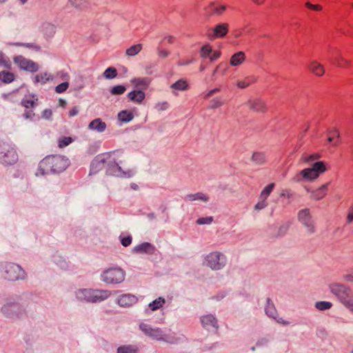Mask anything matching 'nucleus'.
<instances>
[{
  "mask_svg": "<svg viewBox=\"0 0 353 353\" xmlns=\"http://www.w3.org/2000/svg\"><path fill=\"white\" fill-rule=\"evenodd\" d=\"M117 70L116 68L113 67H109L104 72H103V77L106 79H112L115 78L117 76Z\"/></svg>",
  "mask_w": 353,
  "mask_h": 353,
  "instance_id": "40",
  "label": "nucleus"
},
{
  "mask_svg": "<svg viewBox=\"0 0 353 353\" xmlns=\"http://www.w3.org/2000/svg\"><path fill=\"white\" fill-rule=\"evenodd\" d=\"M265 312L268 316L274 319L277 323L285 325L290 324L288 321L283 320L282 318L278 317V313L274 307V305L269 298H268L266 300Z\"/></svg>",
  "mask_w": 353,
  "mask_h": 353,
  "instance_id": "13",
  "label": "nucleus"
},
{
  "mask_svg": "<svg viewBox=\"0 0 353 353\" xmlns=\"http://www.w3.org/2000/svg\"><path fill=\"white\" fill-rule=\"evenodd\" d=\"M111 295L107 290L80 289L76 292V296L80 301L97 303L106 300Z\"/></svg>",
  "mask_w": 353,
  "mask_h": 353,
  "instance_id": "5",
  "label": "nucleus"
},
{
  "mask_svg": "<svg viewBox=\"0 0 353 353\" xmlns=\"http://www.w3.org/2000/svg\"><path fill=\"white\" fill-rule=\"evenodd\" d=\"M229 30V25L228 23H219L213 28V34L210 37V39L213 40L216 38H221L225 37Z\"/></svg>",
  "mask_w": 353,
  "mask_h": 353,
  "instance_id": "15",
  "label": "nucleus"
},
{
  "mask_svg": "<svg viewBox=\"0 0 353 353\" xmlns=\"http://www.w3.org/2000/svg\"><path fill=\"white\" fill-rule=\"evenodd\" d=\"M41 29L42 32L48 37H51L55 32V26L48 22L43 23Z\"/></svg>",
  "mask_w": 353,
  "mask_h": 353,
  "instance_id": "30",
  "label": "nucleus"
},
{
  "mask_svg": "<svg viewBox=\"0 0 353 353\" xmlns=\"http://www.w3.org/2000/svg\"><path fill=\"white\" fill-rule=\"evenodd\" d=\"M105 163H106V157L105 158H96L91 163L90 173L96 174L99 170H102Z\"/></svg>",
  "mask_w": 353,
  "mask_h": 353,
  "instance_id": "26",
  "label": "nucleus"
},
{
  "mask_svg": "<svg viewBox=\"0 0 353 353\" xmlns=\"http://www.w3.org/2000/svg\"><path fill=\"white\" fill-rule=\"evenodd\" d=\"M154 250V247L150 243L145 242L141 244L137 245L133 249V251L137 253H146L152 254Z\"/></svg>",
  "mask_w": 353,
  "mask_h": 353,
  "instance_id": "25",
  "label": "nucleus"
},
{
  "mask_svg": "<svg viewBox=\"0 0 353 353\" xmlns=\"http://www.w3.org/2000/svg\"><path fill=\"white\" fill-rule=\"evenodd\" d=\"M131 82L135 87L145 88L148 86L150 81L148 78H134L131 80Z\"/></svg>",
  "mask_w": 353,
  "mask_h": 353,
  "instance_id": "33",
  "label": "nucleus"
},
{
  "mask_svg": "<svg viewBox=\"0 0 353 353\" xmlns=\"http://www.w3.org/2000/svg\"><path fill=\"white\" fill-rule=\"evenodd\" d=\"M165 303V301L163 298L159 297L158 299H155L154 301L150 303L148 306L152 311H155L162 307Z\"/></svg>",
  "mask_w": 353,
  "mask_h": 353,
  "instance_id": "37",
  "label": "nucleus"
},
{
  "mask_svg": "<svg viewBox=\"0 0 353 353\" xmlns=\"http://www.w3.org/2000/svg\"><path fill=\"white\" fill-rule=\"evenodd\" d=\"M88 128L98 132H103L106 129V124L99 118L92 120L88 125Z\"/></svg>",
  "mask_w": 353,
  "mask_h": 353,
  "instance_id": "24",
  "label": "nucleus"
},
{
  "mask_svg": "<svg viewBox=\"0 0 353 353\" xmlns=\"http://www.w3.org/2000/svg\"><path fill=\"white\" fill-rule=\"evenodd\" d=\"M139 347L135 345H124L117 348V353H139Z\"/></svg>",
  "mask_w": 353,
  "mask_h": 353,
  "instance_id": "29",
  "label": "nucleus"
},
{
  "mask_svg": "<svg viewBox=\"0 0 353 353\" xmlns=\"http://www.w3.org/2000/svg\"><path fill=\"white\" fill-rule=\"evenodd\" d=\"M145 97V94L141 90H133L128 94V99L137 103H141Z\"/></svg>",
  "mask_w": 353,
  "mask_h": 353,
  "instance_id": "27",
  "label": "nucleus"
},
{
  "mask_svg": "<svg viewBox=\"0 0 353 353\" xmlns=\"http://www.w3.org/2000/svg\"><path fill=\"white\" fill-rule=\"evenodd\" d=\"M170 88L173 90V94L174 95H177V93L175 91H185L188 88V84L187 81L184 79H179L176 81L175 83H172L170 85Z\"/></svg>",
  "mask_w": 353,
  "mask_h": 353,
  "instance_id": "28",
  "label": "nucleus"
},
{
  "mask_svg": "<svg viewBox=\"0 0 353 353\" xmlns=\"http://www.w3.org/2000/svg\"><path fill=\"white\" fill-rule=\"evenodd\" d=\"M34 97L32 96L31 97H26L24 98L22 101L21 104L26 108H30L34 106L35 103Z\"/></svg>",
  "mask_w": 353,
  "mask_h": 353,
  "instance_id": "46",
  "label": "nucleus"
},
{
  "mask_svg": "<svg viewBox=\"0 0 353 353\" xmlns=\"http://www.w3.org/2000/svg\"><path fill=\"white\" fill-rule=\"evenodd\" d=\"M251 160L257 165H262L265 161V157L264 154L256 152L252 154Z\"/></svg>",
  "mask_w": 353,
  "mask_h": 353,
  "instance_id": "38",
  "label": "nucleus"
},
{
  "mask_svg": "<svg viewBox=\"0 0 353 353\" xmlns=\"http://www.w3.org/2000/svg\"><path fill=\"white\" fill-rule=\"evenodd\" d=\"M212 48L209 44L204 45L200 50V56L203 58L209 57L212 52Z\"/></svg>",
  "mask_w": 353,
  "mask_h": 353,
  "instance_id": "47",
  "label": "nucleus"
},
{
  "mask_svg": "<svg viewBox=\"0 0 353 353\" xmlns=\"http://www.w3.org/2000/svg\"><path fill=\"white\" fill-rule=\"evenodd\" d=\"M298 220L305 228L306 232L312 234L316 232L315 221L309 208H304L299 211Z\"/></svg>",
  "mask_w": 353,
  "mask_h": 353,
  "instance_id": "10",
  "label": "nucleus"
},
{
  "mask_svg": "<svg viewBox=\"0 0 353 353\" xmlns=\"http://www.w3.org/2000/svg\"><path fill=\"white\" fill-rule=\"evenodd\" d=\"M213 221L212 216L201 217L196 220V223L199 225H210Z\"/></svg>",
  "mask_w": 353,
  "mask_h": 353,
  "instance_id": "51",
  "label": "nucleus"
},
{
  "mask_svg": "<svg viewBox=\"0 0 353 353\" xmlns=\"http://www.w3.org/2000/svg\"><path fill=\"white\" fill-rule=\"evenodd\" d=\"M332 306V303L329 301H319L315 303V307L321 311L329 310Z\"/></svg>",
  "mask_w": 353,
  "mask_h": 353,
  "instance_id": "44",
  "label": "nucleus"
},
{
  "mask_svg": "<svg viewBox=\"0 0 353 353\" xmlns=\"http://www.w3.org/2000/svg\"><path fill=\"white\" fill-rule=\"evenodd\" d=\"M330 184V182L325 184L322 185L320 188L316 189V190H314L311 192V199L319 201L324 198L327 192V187Z\"/></svg>",
  "mask_w": 353,
  "mask_h": 353,
  "instance_id": "19",
  "label": "nucleus"
},
{
  "mask_svg": "<svg viewBox=\"0 0 353 353\" xmlns=\"http://www.w3.org/2000/svg\"><path fill=\"white\" fill-rule=\"evenodd\" d=\"M158 54L161 58H166L170 54V52L165 50L159 49Z\"/></svg>",
  "mask_w": 353,
  "mask_h": 353,
  "instance_id": "62",
  "label": "nucleus"
},
{
  "mask_svg": "<svg viewBox=\"0 0 353 353\" xmlns=\"http://www.w3.org/2000/svg\"><path fill=\"white\" fill-rule=\"evenodd\" d=\"M185 200L187 201H199L204 203H207L210 200V197L206 194L203 192H196L194 194H189L185 196Z\"/></svg>",
  "mask_w": 353,
  "mask_h": 353,
  "instance_id": "22",
  "label": "nucleus"
},
{
  "mask_svg": "<svg viewBox=\"0 0 353 353\" xmlns=\"http://www.w3.org/2000/svg\"><path fill=\"white\" fill-rule=\"evenodd\" d=\"M21 311V307L16 303H7L1 307V312L7 317H18Z\"/></svg>",
  "mask_w": 353,
  "mask_h": 353,
  "instance_id": "14",
  "label": "nucleus"
},
{
  "mask_svg": "<svg viewBox=\"0 0 353 353\" xmlns=\"http://www.w3.org/2000/svg\"><path fill=\"white\" fill-rule=\"evenodd\" d=\"M305 6L307 7L308 8L312 9L315 11H320L322 10V7L320 5H319V4L314 5V4L310 3V2H307L305 3Z\"/></svg>",
  "mask_w": 353,
  "mask_h": 353,
  "instance_id": "56",
  "label": "nucleus"
},
{
  "mask_svg": "<svg viewBox=\"0 0 353 353\" xmlns=\"http://www.w3.org/2000/svg\"><path fill=\"white\" fill-rule=\"evenodd\" d=\"M169 103L167 101L159 102L156 104L155 108L157 111H164L169 108Z\"/></svg>",
  "mask_w": 353,
  "mask_h": 353,
  "instance_id": "54",
  "label": "nucleus"
},
{
  "mask_svg": "<svg viewBox=\"0 0 353 353\" xmlns=\"http://www.w3.org/2000/svg\"><path fill=\"white\" fill-rule=\"evenodd\" d=\"M343 279L347 282H353V270L350 273L344 274Z\"/></svg>",
  "mask_w": 353,
  "mask_h": 353,
  "instance_id": "59",
  "label": "nucleus"
},
{
  "mask_svg": "<svg viewBox=\"0 0 353 353\" xmlns=\"http://www.w3.org/2000/svg\"><path fill=\"white\" fill-rule=\"evenodd\" d=\"M126 90V88L122 85H118L111 88L110 92L112 95H120L123 94Z\"/></svg>",
  "mask_w": 353,
  "mask_h": 353,
  "instance_id": "45",
  "label": "nucleus"
},
{
  "mask_svg": "<svg viewBox=\"0 0 353 353\" xmlns=\"http://www.w3.org/2000/svg\"><path fill=\"white\" fill-rule=\"evenodd\" d=\"M18 160V155L15 149L8 143L0 144V163L5 165L15 163Z\"/></svg>",
  "mask_w": 353,
  "mask_h": 353,
  "instance_id": "9",
  "label": "nucleus"
},
{
  "mask_svg": "<svg viewBox=\"0 0 353 353\" xmlns=\"http://www.w3.org/2000/svg\"><path fill=\"white\" fill-rule=\"evenodd\" d=\"M330 61L339 67L345 68L348 65L349 62L346 59H345L341 55L338 54L337 56L333 57Z\"/></svg>",
  "mask_w": 353,
  "mask_h": 353,
  "instance_id": "35",
  "label": "nucleus"
},
{
  "mask_svg": "<svg viewBox=\"0 0 353 353\" xmlns=\"http://www.w3.org/2000/svg\"><path fill=\"white\" fill-rule=\"evenodd\" d=\"M260 201L254 205V210H261L265 208L268 206V203L266 199H259Z\"/></svg>",
  "mask_w": 353,
  "mask_h": 353,
  "instance_id": "53",
  "label": "nucleus"
},
{
  "mask_svg": "<svg viewBox=\"0 0 353 353\" xmlns=\"http://www.w3.org/2000/svg\"><path fill=\"white\" fill-rule=\"evenodd\" d=\"M117 117L119 121L122 123H128L133 119L134 116L130 111L122 110L119 112Z\"/></svg>",
  "mask_w": 353,
  "mask_h": 353,
  "instance_id": "32",
  "label": "nucleus"
},
{
  "mask_svg": "<svg viewBox=\"0 0 353 353\" xmlns=\"http://www.w3.org/2000/svg\"><path fill=\"white\" fill-rule=\"evenodd\" d=\"M122 152L114 151L106 154L107 172L112 176L130 178L134 174L132 170H123L120 165L123 163Z\"/></svg>",
  "mask_w": 353,
  "mask_h": 353,
  "instance_id": "3",
  "label": "nucleus"
},
{
  "mask_svg": "<svg viewBox=\"0 0 353 353\" xmlns=\"http://www.w3.org/2000/svg\"><path fill=\"white\" fill-rule=\"evenodd\" d=\"M205 265L213 270H219L225 265V257L219 252H213L205 256Z\"/></svg>",
  "mask_w": 353,
  "mask_h": 353,
  "instance_id": "11",
  "label": "nucleus"
},
{
  "mask_svg": "<svg viewBox=\"0 0 353 353\" xmlns=\"http://www.w3.org/2000/svg\"><path fill=\"white\" fill-rule=\"evenodd\" d=\"M245 60V54L243 51H239L232 54L230 59V64L232 66L237 67L241 65Z\"/></svg>",
  "mask_w": 353,
  "mask_h": 353,
  "instance_id": "20",
  "label": "nucleus"
},
{
  "mask_svg": "<svg viewBox=\"0 0 353 353\" xmlns=\"http://www.w3.org/2000/svg\"><path fill=\"white\" fill-rule=\"evenodd\" d=\"M219 91H220L219 88L212 89L205 94V95L204 96V98L208 99V98L211 97L212 96H213L216 92H218Z\"/></svg>",
  "mask_w": 353,
  "mask_h": 353,
  "instance_id": "60",
  "label": "nucleus"
},
{
  "mask_svg": "<svg viewBox=\"0 0 353 353\" xmlns=\"http://www.w3.org/2000/svg\"><path fill=\"white\" fill-rule=\"evenodd\" d=\"M50 79H51V78L47 72L40 73L35 76L34 82L44 84L47 81H48Z\"/></svg>",
  "mask_w": 353,
  "mask_h": 353,
  "instance_id": "41",
  "label": "nucleus"
},
{
  "mask_svg": "<svg viewBox=\"0 0 353 353\" xmlns=\"http://www.w3.org/2000/svg\"><path fill=\"white\" fill-rule=\"evenodd\" d=\"M331 293L350 312L353 313V292L352 289L340 283H332L329 285Z\"/></svg>",
  "mask_w": 353,
  "mask_h": 353,
  "instance_id": "4",
  "label": "nucleus"
},
{
  "mask_svg": "<svg viewBox=\"0 0 353 353\" xmlns=\"http://www.w3.org/2000/svg\"><path fill=\"white\" fill-rule=\"evenodd\" d=\"M0 66L7 69L11 67V61L1 51H0Z\"/></svg>",
  "mask_w": 353,
  "mask_h": 353,
  "instance_id": "43",
  "label": "nucleus"
},
{
  "mask_svg": "<svg viewBox=\"0 0 353 353\" xmlns=\"http://www.w3.org/2000/svg\"><path fill=\"white\" fill-rule=\"evenodd\" d=\"M308 68L312 73L318 77H321L325 73L323 65L316 61L310 62Z\"/></svg>",
  "mask_w": 353,
  "mask_h": 353,
  "instance_id": "23",
  "label": "nucleus"
},
{
  "mask_svg": "<svg viewBox=\"0 0 353 353\" xmlns=\"http://www.w3.org/2000/svg\"><path fill=\"white\" fill-rule=\"evenodd\" d=\"M52 115V112L50 109H46L42 112V118L49 119Z\"/></svg>",
  "mask_w": 353,
  "mask_h": 353,
  "instance_id": "58",
  "label": "nucleus"
},
{
  "mask_svg": "<svg viewBox=\"0 0 353 353\" xmlns=\"http://www.w3.org/2000/svg\"><path fill=\"white\" fill-rule=\"evenodd\" d=\"M221 52L220 51H215L212 53V54L210 57V59L211 61H214L219 59L221 57Z\"/></svg>",
  "mask_w": 353,
  "mask_h": 353,
  "instance_id": "61",
  "label": "nucleus"
},
{
  "mask_svg": "<svg viewBox=\"0 0 353 353\" xmlns=\"http://www.w3.org/2000/svg\"><path fill=\"white\" fill-rule=\"evenodd\" d=\"M125 278V272L120 268H109L104 270L100 280L107 284L117 285L121 283Z\"/></svg>",
  "mask_w": 353,
  "mask_h": 353,
  "instance_id": "7",
  "label": "nucleus"
},
{
  "mask_svg": "<svg viewBox=\"0 0 353 353\" xmlns=\"http://www.w3.org/2000/svg\"><path fill=\"white\" fill-rule=\"evenodd\" d=\"M71 6L78 10H83L87 8V0H68Z\"/></svg>",
  "mask_w": 353,
  "mask_h": 353,
  "instance_id": "36",
  "label": "nucleus"
},
{
  "mask_svg": "<svg viewBox=\"0 0 353 353\" xmlns=\"http://www.w3.org/2000/svg\"><path fill=\"white\" fill-rule=\"evenodd\" d=\"M347 222L348 223L353 222V208H351L347 216Z\"/></svg>",
  "mask_w": 353,
  "mask_h": 353,
  "instance_id": "64",
  "label": "nucleus"
},
{
  "mask_svg": "<svg viewBox=\"0 0 353 353\" xmlns=\"http://www.w3.org/2000/svg\"><path fill=\"white\" fill-rule=\"evenodd\" d=\"M79 114V109L77 107H74L73 108H72L70 111H69V117H75L77 116V114Z\"/></svg>",
  "mask_w": 353,
  "mask_h": 353,
  "instance_id": "63",
  "label": "nucleus"
},
{
  "mask_svg": "<svg viewBox=\"0 0 353 353\" xmlns=\"http://www.w3.org/2000/svg\"><path fill=\"white\" fill-rule=\"evenodd\" d=\"M121 244L124 246V247H127L128 245H130L132 243V237L128 236H125V237H123L121 239Z\"/></svg>",
  "mask_w": 353,
  "mask_h": 353,
  "instance_id": "57",
  "label": "nucleus"
},
{
  "mask_svg": "<svg viewBox=\"0 0 353 353\" xmlns=\"http://www.w3.org/2000/svg\"><path fill=\"white\" fill-rule=\"evenodd\" d=\"M139 329L147 337L154 341L168 345L177 344L180 341V338L174 332L170 330L167 332L165 330L158 327H152L151 325L143 322L139 324Z\"/></svg>",
  "mask_w": 353,
  "mask_h": 353,
  "instance_id": "1",
  "label": "nucleus"
},
{
  "mask_svg": "<svg viewBox=\"0 0 353 353\" xmlns=\"http://www.w3.org/2000/svg\"><path fill=\"white\" fill-rule=\"evenodd\" d=\"M73 141V139L70 137H63L59 139V147L63 148L69 144H70Z\"/></svg>",
  "mask_w": 353,
  "mask_h": 353,
  "instance_id": "48",
  "label": "nucleus"
},
{
  "mask_svg": "<svg viewBox=\"0 0 353 353\" xmlns=\"http://www.w3.org/2000/svg\"><path fill=\"white\" fill-rule=\"evenodd\" d=\"M68 86H69V84L68 82L61 83L59 84L57 86H56L55 91L57 93H62V92H65L68 88Z\"/></svg>",
  "mask_w": 353,
  "mask_h": 353,
  "instance_id": "55",
  "label": "nucleus"
},
{
  "mask_svg": "<svg viewBox=\"0 0 353 353\" xmlns=\"http://www.w3.org/2000/svg\"><path fill=\"white\" fill-rule=\"evenodd\" d=\"M13 61L21 70L30 72H34L39 70V65L37 63L30 59H28L23 56H17L14 58Z\"/></svg>",
  "mask_w": 353,
  "mask_h": 353,
  "instance_id": "12",
  "label": "nucleus"
},
{
  "mask_svg": "<svg viewBox=\"0 0 353 353\" xmlns=\"http://www.w3.org/2000/svg\"><path fill=\"white\" fill-rule=\"evenodd\" d=\"M68 164V159H65L63 156H48L40 161L37 175H44L63 172L67 168Z\"/></svg>",
  "mask_w": 353,
  "mask_h": 353,
  "instance_id": "2",
  "label": "nucleus"
},
{
  "mask_svg": "<svg viewBox=\"0 0 353 353\" xmlns=\"http://www.w3.org/2000/svg\"><path fill=\"white\" fill-rule=\"evenodd\" d=\"M326 168L323 162L318 161L312 165L311 168H306L301 171L299 174H297L293 178V181L300 182L301 179L306 180H314L319 177L321 173L325 172Z\"/></svg>",
  "mask_w": 353,
  "mask_h": 353,
  "instance_id": "8",
  "label": "nucleus"
},
{
  "mask_svg": "<svg viewBox=\"0 0 353 353\" xmlns=\"http://www.w3.org/2000/svg\"><path fill=\"white\" fill-rule=\"evenodd\" d=\"M248 107L257 112H263L265 110V103L261 99L250 100L247 102Z\"/></svg>",
  "mask_w": 353,
  "mask_h": 353,
  "instance_id": "21",
  "label": "nucleus"
},
{
  "mask_svg": "<svg viewBox=\"0 0 353 353\" xmlns=\"http://www.w3.org/2000/svg\"><path fill=\"white\" fill-rule=\"evenodd\" d=\"M143 48L141 43L133 45L125 50V55L128 57H134L138 54Z\"/></svg>",
  "mask_w": 353,
  "mask_h": 353,
  "instance_id": "34",
  "label": "nucleus"
},
{
  "mask_svg": "<svg viewBox=\"0 0 353 353\" xmlns=\"http://www.w3.org/2000/svg\"><path fill=\"white\" fill-rule=\"evenodd\" d=\"M137 302V298L130 294L121 295L117 299V303L122 307L131 306Z\"/></svg>",
  "mask_w": 353,
  "mask_h": 353,
  "instance_id": "17",
  "label": "nucleus"
},
{
  "mask_svg": "<svg viewBox=\"0 0 353 353\" xmlns=\"http://www.w3.org/2000/svg\"><path fill=\"white\" fill-rule=\"evenodd\" d=\"M251 83L252 81H250V78L248 77L244 80L238 81L236 83V85L239 88L244 89L248 88Z\"/></svg>",
  "mask_w": 353,
  "mask_h": 353,
  "instance_id": "52",
  "label": "nucleus"
},
{
  "mask_svg": "<svg viewBox=\"0 0 353 353\" xmlns=\"http://www.w3.org/2000/svg\"><path fill=\"white\" fill-rule=\"evenodd\" d=\"M290 227V224L288 223L281 225L277 230V232L274 234H268L270 237L272 238H280L283 237L287 233Z\"/></svg>",
  "mask_w": 353,
  "mask_h": 353,
  "instance_id": "31",
  "label": "nucleus"
},
{
  "mask_svg": "<svg viewBox=\"0 0 353 353\" xmlns=\"http://www.w3.org/2000/svg\"><path fill=\"white\" fill-rule=\"evenodd\" d=\"M0 271L5 279L15 281L23 280L26 276V272L17 264L3 263L0 264Z\"/></svg>",
  "mask_w": 353,
  "mask_h": 353,
  "instance_id": "6",
  "label": "nucleus"
},
{
  "mask_svg": "<svg viewBox=\"0 0 353 353\" xmlns=\"http://www.w3.org/2000/svg\"><path fill=\"white\" fill-rule=\"evenodd\" d=\"M14 76L12 73L6 71L0 72V79L6 83H11L14 81Z\"/></svg>",
  "mask_w": 353,
  "mask_h": 353,
  "instance_id": "39",
  "label": "nucleus"
},
{
  "mask_svg": "<svg viewBox=\"0 0 353 353\" xmlns=\"http://www.w3.org/2000/svg\"><path fill=\"white\" fill-rule=\"evenodd\" d=\"M201 322L203 327L207 330H210L212 327H218L217 320L212 314H206L202 316L201 317Z\"/></svg>",
  "mask_w": 353,
  "mask_h": 353,
  "instance_id": "16",
  "label": "nucleus"
},
{
  "mask_svg": "<svg viewBox=\"0 0 353 353\" xmlns=\"http://www.w3.org/2000/svg\"><path fill=\"white\" fill-rule=\"evenodd\" d=\"M274 187V183H270L265 186L264 189L261 191L259 199H266L270 196V193L272 192L273 188Z\"/></svg>",
  "mask_w": 353,
  "mask_h": 353,
  "instance_id": "42",
  "label": "nucleus"
},
{
  "mask_svg": "<svg viewBox=\"0 0 353 353\" xmlns=\"http://www.w3.org/2000/svg\"><path fill=\"white\" fill-rule=\"evenodd\" d=\"M223 102L221 100V99L219 97H216L210 101V109H216V108L221 107V105H223Z\"/></svg>",
  "mask_w": 353,
  "mask_h": 353,
  "instance_id": "49",
  "label": "nucleus"
},
{
  "mask_svg": "<svg viewBox=\"0 0 353 353\" xmlns=\"http://www.w3.org/2000/svg\"><path fill=\"white\" fill-rule=\"evenodd\" d=\"M225 10V6H219L214 3H211L205 8V13L208 16L211 15H220Z\"/></svg>",
  "mask_w": 353,
  "mask_h": 353,
  "instance_id": "18",
  "label": "nucleus"
},
{
  "mask_svg": "<svg viewBox=\"0 0 353 353\" xmlns=\"http://www.w3.org/2000/svg\"><path fill=\"white\" fill-rule=\"evenodd\" d=\"M319 158H320V156L317 154H310L308 156L303 155L301 159V161H302L303 162H305V163H310V162H312L314 160L318 159Z\"/></svg>",
  "mask_w": 353,
  "mask_h": 353,
  "instance_id": "50",
  "label": "nucleus"
}]
</instances>
